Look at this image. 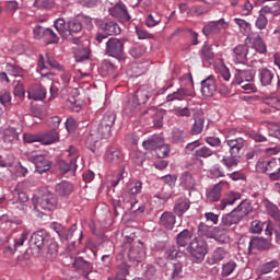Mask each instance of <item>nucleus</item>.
<instances>
[{
  "instance_id": "1",
  "label": "nucleus",
  "mask_w": 280,
  "mask_h": 280,
  "mask_svg": "<svg viewBox=\"0 0 280 280\" xmlns=\"http://www.w3.org/2000/svg\"><path fill=\"white\" fill-rule=\"evenodd\" d=\"M116 119L117 116L113 112H107L103 115L100 125L90 130V133L85 140L89 150L95 152V150H97L100 147V141L110 137V132L113 130V126H115Z\"/></svg>"
},
{
  "instance_id": "2",
  "label": "nucleus",
  "mask_w": 280,
  "mask_h": 280,
  "mask_svg": "<svg viewBox=\"0 0 280 280\" xmlns=\"http://www.w3.org/2000/svg\"><path fill=\"white\" fill-rule=\"evenodd\" d=\"M54 27L57 30L61 38H73L74 45L80 43V38L75 37L78 34H82V23L75 19L68 20V31L65 30V19L59 18L54 22Z\"/></svg>"
},
{
  "instance_id": "3",
  "label": "nucleus",
  "mask_w": 280,
  "mask_h": 280,
  "mask_svg": "<svg viewBox=\"0 0 280 280\" xmlns=\"http://www.w3.org/2000/svg\"><path fill=\"white\" fill-rule=\"evenodd\" d=\"M150 86L142 85L140 86L133 96L129 100L128 104L125 107V112L127 115H132V113H139L141 110V106L150 100Z\"/></svg>"
},
{
  "instance_id": "4",
  "label": "nucleus",
  "mask_w": 280,
  "mask_h": 280,
  "mask_svg": "<svg viewBox=\"0 0 280 280\" xmlns=\"http://www.w3.org/2000/svg\"><path fill=\"white\" fill-rule=\"evenodd\" d=\"M189 253L192 257V261L196 264L205 261V257L209 253L207 241L198 237L194 238L189 245Z\"/></svg>"
},
{
  "instance_id": "5",
  "label": "nucleus",
  "mask_w": 280,
  "mask_h": 280,
  "mask_svg": "<svg viewBox=\"0 0 280 280\" xmlns=\"http://www.w3.org/2000/svg\"><path fill=\"white\" fill-rule=\"evenodd\" d=\"M124 39L117 37H110L105 44V54L110 58L117 60H124L126 52L124 51Z\"/></svg>"
},
{
  "instance_id": "6",
  "label": "nucleus",
  "mask_w": 280,
  "mask_h": 280,
  "mask_svg": "<svg viewBox=\"0 0 280 280\" xmlns=\"http://www.w3.org/2000/svg\"><path fill=\"white\" fill-rule=\"evenodd\" d=\"M235 132H237V130L230 129L225 135L224 143H226L228 148H230L231 156H240V154H242V150H244V145L246 143V140H244V138H242V137L232 138V137H234Z\"/></svg>"
},
{
  "instance_id": "7",
  "label": "nucleus",
  "mask_w": 280,
  "mask_h": 280,
  "mask_svg": "<svg viewBox=\"0 0 280 280\" xmlns=\"http://www.w3.org/2000/svg\"><path fill=\"white\" fill-rule=\"evenodd\" d=\"M58 208V198H56V195L51 192H47L43 195L37 203L34 206L35 211H56Z\"/></svg>"
},
{
  "instance_id": "8",
  "label": "nucleus",
  "mask_w": 280,
  "mask_h": 280,
  "mask_svg": "<svg viewBox=\"0 0 280 280\" xmlns=\"http://www.w3.org/2000/svg\"><path fill=\"white\" fill-rule=\"evenodd\" d=\"M109 14L120 23H128L132 19L126 3L118 1L114 7L109 8Z\"/></svg>"
},
{
  "instance_id": "9",
  "label": "nucleus",
  "mask_w": 280,
  "mask_h": 280,
  "mask_svg": "<svg viewBox=\"0 0 280 280\" xmlns=\"http://www.w3.org/2000/svg\"><path fill=\"white\" fill-rule=\"evenodd\" d=\"M96 27L104 32L107 36H119L121 34V27L117 22L108 19L97 20Z\"/></svg>"
},
{
  "instance_id": "10",
  "label": "nucleus",
  "mask_w": 280,
  "mask_h": 280,
  "mask_svg": "<svg viewBox=\"0 0 280 280\" xmlns=\"http://www.w3.org/2000/svg\"><path fill=\"white\" fill-rule=\"evenodd\" d=\"M31 160L35 163V168L38 174H45V172L51 170V161L43 154L34 152L31 154Z\"/></svg>"
},
{
  "instance_id": "11",
  "label": "nucleus",
  "mask_w": 280,
  "mask_h": 280,
  "mask_svg": "<svg viewBox=\"0 0 280 280\" xmlns=\"http://www.w3.org/2000/svg\"><path fill=\"white\" fill-rule=\"evenodd\" d=\"M49 241H47V235H45L44 231L34 232L30 238L31 248L37 250V253H42L45 249Z\"/></svg>"
},
{
  "instance_id": "12",
  "label": "nucleus",
  "mask_w": 280,
  "mask_h": 280,
  "mask_svg": "<svg viewBox=\"0 0 280 280\" xmlns=\"http://www.w3.org/2000/svg\"><path fill=\"white\" fill-rule=\"evenodd\" d=\"M228 28L229 23H226L224 19H220L219 21H212L205 25L202 28V34H205V36H209V34H220L221 32H224V30Z\"/></svg>"
},
{
  "instance_id": "13",
  "label": "nucleus",
  "mask_w": 280,
  "mask_h": 280,
  "mask_svg": "<svg viewBox=\"0 0 280 280\" xmlns=\"http://www.w3.org/2000/svg\"><path fill=\"white\" fill-rule=\"evenodd\" d=\"M218 92V83L215 82V77L209 75L201 81V95L203 97H213Z\"/></svg>"
},
{
  "instance_id": "14",
  "label": "nucleus",
  "mask_w": 280,
  "mask_h": 280,
  "mask_svg": "<svg viewBox=\"0 0 280 280\" xmlns=\"http://www.w3.org/2000/svg\"><path fill=\"white\" fill-rule=\"evenodd\" d=\"M128 257L131 261H136L137 264L143 261V259H145V246L143 243H135L128 250Z\"/></svg>"
},
{
  "instance_id": "15",
  "label": "nucleus",
  "mask_w": 280,
  "mask_h": 280,
  "mask_svg": "<svg viewBox=\"0 0 280 280\" xmlns=\"http://www.w3.org/2000/svg\"><path fill=\"white\" fill-rule=\"evenodd\" d=\"M234 60L240 65H244L248 58H253V52L246 44H240L234 48Z\"/></svg>"
},
{
  "instance_id": "16",
  "label": "nucleus",
  "mask_w": 280,
  "mask_h": 280,
  "mask_svg": "<svg viewBox=\"0 0 280 280\" xmlns=\"http://www.w3.org/2000/svg\"><path fill=\"white\" fill-rule=\"evenodd\" d=\"M240 222H242L240 217L232 210L230 213L223 214L219 229L221 232L226 233L231 226L240 224Z\"/></svg>"
},
{
  "instance_id": "17",
  "label": "nucleus",
  "mask_w": 280,
  "mask_h": 280,
  "mask_svg": "<svg viewBox=\"0 0 280 280\" xmlns=\"http://www.w3.org/2000/svg\"><path fill=\"white\" fill-rule=\"evenodd\" d=\"M141 189H143V184L141 182L137 180L129 183L127 189L122 192L124 202H130L137 194H141Z\"/></svg>"
},
{
  "instance_id": "18",
  "label": "nucleus",
  "mask_w": 280,
  "mask_h": 280,
  "mask_svg": "<svg viewBox=\"0 0 280 280\" xmlns=\"http://www.w3.org/2000/svg\"><path fill=\"white\" fill-rule=\"evenodd\" d=\"M27 97L34 102H43L47 97V90L43 85L33 84L27 90Z\"/></svg>"
},
{
  "instance_id": "19",
  "label": "nucleus",
  "mask_w": 280,
  "mask_h": 280,
  "mask_svg": "<svg viewBox=\"0 0 280 280\" xmlns=\"http://www.w3.org/2000/svg\"><path fill=\"white\" fill-rule=\"evenodd\" d=\"M221 231L219 226H209L205 223H200L198 225V235L200 237H207L208 240H218V235H220Z\"/></svg>"
},
{
  "instance_id": "20",
  "label": "nucleus",
  "mask_w": 280,
  "mask_h": 280,
  "mask_svg": "<svg viewBox=\"0 0 280 280\" xmlns=\"http://www.w3.org/2000/svg\"><path fill=\"white\" fill-rule=\"evenodd\" d=\"M223 185H224V183L220 182L207 189V191H206L207 202H218L220 200V198H222Z\"/></svg>"
},
{
  "instance_id": "21",
  "label": "nucleus",
  "mask_w": 280,
  "mask_h": 280,
  "mask_svg": "<svg viewBox=\"0 0 280 280\" xmlns=\"http://www.w3.org/2000/svg\"><path fill=\"white\" fill-rule=\"evenodd\" d=\"M159 224L166 229V231H174L176 226V214L174 212L165 211L161 214Z\"/></svg>"
},
{
  "instance_id": "22",
  "label": "nucleus",
  "mask_w": 280,
  "mask_h": 280,
  "mask_svg": "<svg viewBox=\"0 0 280 280\" xmlns=\"http://www.w3.org/2000/svg\"><path fill=\"white\" fill-rule=\"evenodd\" d=\"M47 56V61L45 62V57H43V55H39V59L37 62L38 69H40V71H43V69H57V71H62V65H60L58 61H56V59H54V57H49V55Z\"/></svg>"
},
{
  "instance_id": "23",
  "label": "nucleus",
  "mask_w": 280,
  "mask_h": 280,
  "mask_svg": "<svg viewBox=\"0 0 280 280\" xmlns=\"http://www.w3.org/2000/svg\"><path fill=\"white\" fill-rule=\"evenodd\" d=\"M242 195L240 192L231 191L222 198L221 202L218 206V209L221 211H224L226 207L233 206L234 202H237V200H241Z\"/></svg>"
},
{
  "instance_id": "24",
  "label": "nucleus",
  "mask_w": 280,
  "mask_h": 280,
  "mask_svg": "<svg viewBox=\"0 0 280 280\" xmlns=\"http://www.w3.org/2000/svg\"><path fill=\"white\" fill-rule=\"evenodd\" d=\"M257 250H269L270 249V242L264 237H253L249 241L248 250L253 253V249Z\"/></svg>"
},
{
  "instance_id": "25",
  "label": "nucleus",
  "mask_w": 280,
  "mask_h": 280,
  "mask_svg": "<svg viewBox=\"0 0 280 280\" xmlns=\"http://www.w3.org/2000/svg\"><path fill=\"white\" fill-rule=\"evenodd\" d=\"M55 192L61 198H67L73 194V184L67 180H62L55 186Z\"/></svg>"
},
{
  "instance_id": "26",
  "label": "nucleus",
  "mask_w": 280,
  "mask_h": 280,
  "mask_svg": "<svg viewBox=\"0 0 280 280\" xmlns=\"http://www.w3.org/2000/svg\"><path fill=\"white\" fill-rule=\"evenodd\" d=\"M233 211L242 221L244 218H246V215H250V213H253V205L250 201L244 200Z\"/></svg>"
},
{
  "instance_id": "27",
  "label": "nucleus",
  "mask_w": 280,
  "mask_h": 280,
  "mask_svg": "<svg viewBox=\"0 0 280 280\" xmlns=\"http://www.w3.org/2000/svg\"><path fill=\"white\" fill-rule=\"evenodd\" d=\"M231 3L237 8L242 16H248L250 12H253V3H250V0H232Z\"/></svg>"
},
{
  "instance_id": "28",
  "label": "nucleus",
  "mask_w": 280,
  "mask_h": 280,
  "mask_svg": "<svg viewBox=\"0 0 280 280\" xmlns=\"http://www.w3.org/2000/svg\"><path fill=\"white\" fill-rule=\"evenodd\" d=\"M179 84L183 91H189L190 95L194 97L196 92H194V75H191V72L182 75L179 78Z\"/></svg>"
},
{
  "instance_id": "29",
  "label": "nucleus",
  "mask_w": 280,
  "mask_h": 280,
  "mask_svg": "<svg viewBox=\"0 0 280 280\" xmlns=\"http://www.w3.org/2000/svg\"><path fill=\"white\" fill-rule=\"evenodd\" d=\"M30 236V231L24 230V233L21 234L20 237L14 240V245L13 246H8L4 248L5 253H10V255H14L21 246H23Z\"/></svg>"
},
{
  "instance_id": "30",
  "label": "nucleus",
  "mask_w": 280,
  "mask_h": 280,
  "mask_svg": "<svg viewBox=\"0 0 280 280\" xmlns=\"http://www.w3.org/2000/svg\"><path fill=\"white\" fill-rule=\"evenodd\" d=\"M277 167V160L270 159V160H259L256 164L257 172L264 173H270L272 170Z\"/></svg>"
},
{
  "instance_id": "31",
  "label": "nucleus",
  "mask_w": 280,
  "mask_h": 280,
  "mask_svg": "<svg viewBox=\"0 0 280 280\" xmlns=\"http://www.w3.org/2000/svg\"><path fill=\"white\" fill-rule=\"evenodd\" d=\"M166 275L171 277V279H180V277H183V262H171L166 268Z\"/></svg>"
},
{
  "instance_id": "32",
  "label": "nucleus",
  "mask_w": 280,
  "mask_h": 280,
  "mask_svg": "<svg viewBox=\"0 0 280 280\" xmlns=\"http://www.w3.org/2000/svg\"><path fill=\"white\" fill-rule=\"evenodd\" d=\"M226 257V250L222 247H218L213 250V253L208 256L207 262L209 266H215V264H220Z\"/></svg>"
},
{
  "instance_id": "33",
  "label": "nucleus",
  "mask_w": 280,
  "mask_h": 280,
  "mask_svg": "<svg viewBox=\"0 0 280 280\" xmlns=\"http://www.w3.org/2000/svg\"><path fill=\"white\" fill-rule=\"evenodd\" d=\"M185 97H192L189 90H183L182 88L166 96V102H185Z\"/></svg>"
},
{
  "instance_id": "34",
  "label": "nucleus",
  "mask_w": 280,
  "mask_h": 280,
  "mask_svg": "<svg viewBox=\"0 0 280 280\" xmlns=\"http://www.w3.org/2000/svg\"><path fill=\"white\" fill-rule=\"evenodd\" d=\"M189 199H178L174 205V213L178 218H183L189 211Z\"/></svg>"
},
{
  "instance_id": "35",
  "label": "nucleus",
  "mask_w": 280,
  "mask_h": 280,
  "mask_svg": "<svg viewBox=\"0 0 280 280\" xmlns=\"http://www.w3.org/2000/svg\"><path fill=\"white\" fill-rule=\"evenodd\" d=\"M278 267H279V260L273 259V260L267 261L259 266V268L257 269V275H260V276L270 275V272H273Z\"/></svg>"
},
{
  "instance_id": "36",
  "label": "nucleus",
  "mask_w": 280,
  "mask_h": 280,
  "mask_svg": "<svg viewBox=\"0 0 280 280\" xmlns=\"http://www.w3.org/2000/svg\"><path fill=\"white\" fill-rule=\"evenodd\" d=\"M47 248H44L43 253L46 255V259H56L58 257V243L55 241H48L46 243Z\"/></svg>"
},
{
  "instance_id": "37",
  "label": "nucleus",
  "mask_w": 280,
  "mask_h": 280,
  "mask_svg": "<svg viewBox=\"0 0 280 280\" xmlns=\"http://www.w3.org/2000/svg\"><path fill=\"white\" fill-rule=\"evenodd\" d=\"M179 185L180 187H184V189H194L196 187V179H194V175L189 172H185L179 177Z\"/></svg>"
},
{
  "instance_id": "38",
  "label": "nucleus",
  "mask_w": 280,
  "mask_h": 280,
  "mask_svg": "<svg viewBox=\"0 0 280 280\" xmlns=\"http://www.w3.org/2000/svg\"><path fill=\"white\" fill-rule=\"evenodd\" d=\"M163 138L159 137V136H153L151 138H149L148 140H144L142 142V147L144 148V150H154V152H156V150L159 149L160 144L163 142Z\"/></svg>"
},
{
  "instance_id": "39",
  "label": "nucleus",
  "mask_w": 280,
  "mask_h": 280,
  "mask_svg": "<svg viewBox=\"0 0 280 280\" xmlns=\"http://www.w3.org/2000/svg\"><path fill=\"white\" fill-rule=\"evenodd\" d=\"M52 229L59 235V237H62L63 240H71V237H73V230H67V228L60 223H52Z\"/></svg>"
},
{
  "instance_id": "40",
  "label": "nucleus",
  "mask_w": 280,
  "mask_h": 280,
  "mask_svg": "<svg viewBox=\"0 0 280 280\" xmlns=\"http://www.w3.org/2000/svg\"><path fill=\"white\" fill-rule=\"evenodd\" d=\"M249 40H250V44L253 45L252 51L253 49H255V51H257L258 54H266L267 47L261 36L257 35L255 37H250Z\"/></svg>"
},
{
  "instance_id": "41",
  "label": "nucleus",
  "mask_w": 280,
  "mask_h": 280,
  "mask_svg": "<svg viewBox=\"0 0 280 280\" xmlns=\"http://www.w3.org/2000/svg\"><path fill=\"white\" fill-rule=\"evenodd\" d=\"M21 189H23V183H19L15 186L14 190L12 191V194H13L12 200H18V202H28L30 197L27 196V194H25V191H23Z\"/></svg>"
},
{
  "instance_id": "42",
  "label": "nucleus",
  "mask_w": 280,
  "mask_h": 280,
  "mask_svg": "<svg viewBox=\"0 0 280 280\" xmlns=\"http://www.w3.org/2000/svg\"><path fill=\"white\" fill-rule=\"evenodd\" d=\"M191 237H194V234L189 230H184L177 235V245L185 247L189 244L191 245Z\"/></svg>"
},
{
  "instance_id": "43",
  "label": "nucleus",
  "mask_w": 280,
  "mask_h": 280,
  "mask_svg": "<svg viewBox=\"0 0 280 280\" xmlns=\"http://www.w3.org/2000/svg\"><path fill=\"white\" fill-rule=\"evenodd\" d=\"M215 58V52L213 51V45H209L205 42L203 46L201 47V59L202 60H213Z\"/></svg>"
},
{
  "instance_id": "44",
  "label": "nucleus",
  "mask_w": 280,
  "mask_h": 280,
  "mask_svg": "<svg viewBox=\"0 0 280 280\" xmlns=\"http://www.w3.org/2000/svg\"><path fill=\"white\" fill-rule=\"evenodd\" d=\"M59 137L56 130H51L44 136L40 137V143L43 145H51V143H56L58 141Z\"/></svg>"
},
{
  "instance_id": "45",
  "label": "nucleus",
  "mask_w": 280,
  "mask_h": 280,
  "mask_svg": "<svg viewBox=\"0 0 280 280\" xmlns=\"http://www.w3.org/2000/svg\"><path fill=\"white\" fill-rule=\"evenodd\" d=\"M74 57L77 62H84V60H89V58H91V50L89 47H79Z\"/></svg>"
},
{
  "instance_id": "46",
  "label": "nucleus",
  "mask_w": 280,
  "mask_h": 280,
  "mask_svg": "<svg viewBox=\"0 0 280 280\" xmlns=\"http://www.w3.org/2000/svg\"><path fill=\"white\" fill-rule=\"evenodd\" d=\"M266 211L270 215V218H272V220H275L276 222H280V210L276 205L268 201L266 203Z\"/></svg>"
},
{
  "instance_id": "47",
  "label": "nucleus",
  "mask_w": 280,
  "mask_h": 280,
  "mask_svg": "<svg viewBox=\"0 0 280 280\" xmlns=\"http://www.w3.org/2000/svg\"><path fill=\"white\" fill-rule=\"evenodd\" d=\"M255 27L257 30H266L268 27V14L262 12V9H260L258 16L255 21Z\"/></svg>"
},
{
  "instance_id": "48",
  "label": "nucleus",
  "mask_w": 280,
  "mask_h": 280,
  "mask_svg": "<svg viewBox=\"0 0 280 280\" xmlns=\"http://www.w3.org/2000/svg\"><path fill=\"white\" fill-rule=\"evenodd\" d=\"M59 170L61 174H67L69 172H75L78 170V164H75V160H70V163L65 161L59 162Z\"/></svg>"
},
{
  "instance_id": "49",
  "label": "nucleus",
  "mask_w": 280,
  "mask_h": 280,
  "mask_svg": "<svg viewBox=\"0 0 280 280\" xmlns=\"http://www.w3.org/2000/svg\"><path fill=\"white\" fill-rule=\"evenodd\" d=\"M162 21L161 14L154 12L150 13L145 18V25L147 27H156Z\"/></svg>"
},
{
  "instance_id": "50",
  "label": "nucleus",
  "mask_w": 280,
  "mask_h": 280,
  "mask_svg": "<svg viewBox=\"0 0 280 280\" xmlns=\"http://www.w3.org/2000/svg\"><path fill=\"white\" fill-rule=\"evenodd\" d=\"M236 268H237V262L230 260L222 265L221 276L231 277V273L235 272Z\"/></svg>"
},
{
  "instance_id": "51",
  "label": "nucleus",
  "mask_w": 280,
  "mask_h": 280,
  "mask_svg": "<svg viewBox=\"0 0 280 280\" xmlns=\"http://www.w3.org/2000/svg\"><path fill=\"white\" fill-rule=\"evenodd\" d=\"M19 139V133L16 132V129L9 127L4 130L3 141L5 143H14Z\"/></svg>"
},
{
  "instance_id": "52",
  "label": "nucleus",
  "mask_w": 280,
  "mask_h": 280,
  "mask_svg": "<svg viewBox=\"0 0 280 280\" xmlns=\"http://www.w3.org/2000/svg\"><path fill=\"white\" fill-rule=\"evenodd\" d=\"M237 159H240V156H233V155H230L229 158L223 156L221 162L231 172V170H233V167H237V165L240 163V161Z\"/></svg>"
},
{
  "instance_id": "53",
  "label": "nucleus",
  "mask_w": 280,
  "mask_h": 280,
  "mask_svg": "<svg viewBox=\"0 0 280 280\" xmlns=\"http://www.w3.org/2000/svg\"><path fill=\"white\" fill-rule=\"evenodd\" d=\"M187 139V133L180 129H175L172 132V143H185Z\"/></svg>"
},
{
  "instance_id": "54",
  "label": "nucleus",
  "mask_w": 280,
  "mask_h": 280,
  "mask_svg": "<svg viewBox=\"0 0 280 280\" xmlns=\"http://www.w3.org/2000/svg\"><path fill=\"white\" fill-rule=\"evenodd\" d=\"M195 156L199 159H209V156H213V150L207 145L201 147L195 151Z\"/></svg>"
},
{
  "instance_id": "55",
  "label": "nucleus",
  "mask_w": 280,
  "mask_h": 280,
  "mask_svg": "<svg viewBox=\"0 0 280 280\" xmlns=\"http://www.w3.org/2000/svg\"><path fill=\"white\" fill-rule=\"evenodd\" d=\"M44 39L48 45L56 44L59 40L58 35L51 28H46V32L44 33Z\"/></svg>"
},
{
  "instance_id": "56",
  "label": "nucleus",
  "mask_w": 280,
  "mask_h": 280,
  "mask_svg": "<svg viewBox=\"0 0 280 280\" xmlns=\"http://www.w3.org/2000/svg\"><path fill=\"white\" fill-rule=\"evenodd\" d=\"M205 128V118H195V122L191 128V135H200Z\"/></svg>"
},
{
  "instance_id": "57",
  "label": "nucleus",
  "mask_w": 280,
  "mask_h": 280,
  "mask_svg": "<svg viewBox=\"0 0 280 280\" xmlns=\"http://www.w3.org/2000/svg\"><path fill=\"white\" fill-rule=\"evenodd\" d=\"M155 154L158 159H165L170 154V144H165V141L163 140L160 147L155 150Z\"/></svg>"
},
{
  "instance_id": "58",
  "label": "nucleus",
  "mask_w": 280,
  "mask_h": 280,
  "mask_svg": "<svg viewBox=\"0 0 280 280\" xmlns=\"http://www.w3.org/2000/svg\"><path fill=\"white\" fill-rule=\"evenodd\" d=\"M275 79V74L270 71H261L260 72V82L262 86H268L272 84V80Z\"/></svg>"
},
{
  "instance_id": "59",
  "label": "nucleus",
  "mask_w": 280,
  "mask_h": 280,
  "mask_svg": "<svg viewBox=\"0 0 280 280\" xmlns=\"http://www.w3.org/2000/svg\"><path fill=\"white\" fill-rule=\"evenodd\" d=\"M136 34L139 38V40H147V39H153L154 35L148 32L145 28L136 26Z\"/></svg>"
},
{
  "instance_id": "60",
  "label": "nucleus",
  "mask_w": 280,
  "mask_h": 280,
  "mask_svg": "<svg viewBox=\"0 0 280 280\" xmlns=\"http://www.w3.org/2000/svg\"><path fill=\"white\" fill-rule=\"evenodd\" d=\"M73 266L79 270H91V262L84 260L82 257H77L73 261Z\"/></svg>"
},
{
  "instance_id": "61",
  "label": "nucleus",
  "mask_w": 280,
  "mask_h": 280,
  "mask_svg": "<svg viewBox=\"0 0 280 280\" xmlns=\"http://www.w3.org/2000/svg\"><path fill=\"white\" fill-rule=\"evenodd\" d=\"M264 104L271 106V108H276V110H280V98L277 96L265 97Z\"/></svg>"
},
{
  "instance_id": "62",
  "label": "nucleus",
  "mask_w": 280,
  "mask_h": 280,
  "mask_svg": "<svg viewBox=\"0 0 280 280\" xmlns=\"http://www.w3.org/2000/svg\"><path fill=\"white\" fill-rule=\"evenodd\" d=\"M246 73H250V72L238 71V72L235 73L236 84H243L244 80H245V82H250V80H253V74H249V75L246 77Z\"/></svg>"
},
{
  "instance_id": "63",
  "label": "nucleus",
  "mask_w": 280,
  "mask_h": 280,
  "mask_svg": "<svg viewBox=\"0 0 280 280\" xmlns=\"http://www.w3.org/2000/svg\"><path fill=\"white\" fill-rule=\"evenodd\" d=\"M129 54L132 58H141L145 54V48L143 46L135 45L129 49Z\"/></svg>"
},
{
  "instance_id": "64",
  "label": "nucleus",
  "mask_w": 280,
  "mask_h": 280,
  "mask_svg": "<svg viewBox=\"0 0 280 280\" xmlns=\"http://www.w3.org/2000/svg\"><path fill=\"white\" fill-rule=\"evenodd\" d=\"M174 113L176 117H191V109L189 107L175 106Z\"/></svg>"
}]
</instances>
